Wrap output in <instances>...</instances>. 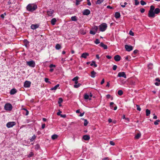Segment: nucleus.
Listing matches in <instances>:
<instances>
[{
	"mask_svg": "<svg viewBox=\"0 0 160 160\" xmlns=\"http://www.w3.org/2000/svg\"><path fill=\"white\" fill-rule=\"evenodd\" d=\"M37 8V6L34 4H29L27 7V10L30 12H33Z\"/></svg>",
	"mask_w": 160,
	"mask_h": 160,
	"instance_id": "nucleus-1",
	"label": "nucleus"
},
{
	"mask_svg": "<svg viewBox=\"0 0 160 160\" xmlns=\"http://www.w3.org/2000/svg\"><path fill=\"white\" fill-rule=\"evenodd\" d=\"M155 9V7L154 6L152 5L150 6V8L149 11L148 16L149 18H154L155 17V15L154 14V10Z\"/></svg>",
	"mask_w": 160,
	"mask_h": 160,
	"instance_id": "nucleus-2",
	"label": "nucleus"
},
{
	"mask_svg": "<svg viewBox=\"0 0 160 160\" xmlns=\"http://www.w3.org/2000/svg\"><path fill=\"white\" fill-rule=\"evenodd\" d=\"M107 27V24L105 23H103L100 25L99 27L101 31L104 32L106 29Z\"/></svg>",
	"mask_w": 160,
	"mask_h": 160,
	"instance_id": "nucleus-3",
	"label": "nucleus"
},
{
	"mask_svg": "<svg viewBox=\"0 0 160 160\" xmlns=\"http://www.w3.org/2000/svg\"><path fill=\"white\" fill-rule=\"evenodd\" d=\"M12 108V106L11 104L10 103H7L4 106V109L7 111H11Z\"/></svg>",
	"mask_w": 160,
	"mask_h": 160,
	"instance_id": "nucleus-4",
	"label": "nucleus"
},
{
	"mask_svg": "<svg viewBox=\"0 0 160 160\" xmlns=\"http://www.w3.org/2000/svg\"><path fill=\"white\" fill-rule=\"evenodd\" d=\"M27 63L29 66L32 67H34L35 65V62L33 61H29L27 62Z\"/></svg>",
	"mask_w": 160,
	"mask_h": 160,
	"instance_id": "nucleus-5",
	"label": "nucleus"
},
{
	"mask_svg": "<svg viewBox=\"0 0 160 160\" xmlns=\"http://www.w3.org/2000/svg\"><path fill=\"white\" fill-rule=\"evenodd\" d=\"M16 123L15 122H8L7 124V127L8 128H10L12 127L13 126L15 125Z\"/></svg>",
	"mask_w": 160,
	"mask_h": 160,
	"instance_id": "nucleus-6",
	"label": "nucleus"
},
{
	"mask_svg": "<svg viewBox=\"0 0 160 160\" xmlns=\"http://www.w3.org/2000/svg\"><path fill=\"white\" fill-rule=\"evenodd\" d=\"M118 77H122L126 78H127L126 75L124 72H119L118 73Z\"/></svg>",
	"mask_w": 160,
	"mask_h": 160,
	"instance_id": "nucleus-7",
	"label": "nucleus"
},
{
	"mask_svg": "<svg viewBox=\"0 0 160 160\" xmlns=\"http://www.w3.org/2000/svg\"><path fill=\"white\" fill-rule=\"evenodd\" d=\"M125 47L126 50L128 51H130L132 50L133 47L131 46L125 45Z\"/></svg>",
	"mask_w": 160,
	"mask_h": 160,
	"instance_id": "nucleus-8",
	"label": "nucleus"
},
{
	"mask_svg": "<svg viewBox=\"0 0 160 160\" xmlns=\"http://www.w3.org/2000/svg\"><path fill=\"white\" fill-rule=\"evenodd\" d=\"M31 82L28 81H26L24 83V86L25 88H29L30 86Z\"/></svg>",
	"mask_w": 160,
	"mask_h": 160,
	"instance_id": "nucleus-9",
	"label": "nucleus"
},
{
	"mask_svg": "<svg viewBox=\"0 0 160 160\" xmlns=\"http://www.w3.org/2000/svg\"><path fill=\"white\" fill-rule=\"evenodd\" d=\"M90 11L88 9H85L83 12V14L85 15H88L90 14Z\"/></svg>",
	"mask_w": 160,
	"mask_h": 160,
	"instance_id": "nucleus-10",
	"label": "nucleus"
},
{
	"mask_svg": "<svg viewBox=\"0 0 160 160\" xmlns=\"http://www.w3.org/2000/svg\"><path fill=\"white\" fill-rule=\"evenodd\" d=\"M89 55V54L88 53H83L82 54L81 58H87V57Z\"/></svg>",
	"mask_w": 160,
	"mask_h": 160,
	"instance_id": "nucleus-11",
	"label": "nucleus"
},
{
	"mask_svg": "<svg viewBox=\"0 0 160 160\" xmlns=\"http://www.w3.org/2000/svg\"><path fill=\"white\" fill-rule=\"evenodd\" d=\"M114 59L115 61H119L121 59V57L119 55H116L114 56Z\"/></svg>",
	"mask_w": 160,
	"mask_h": 160,
	"instance_id": "nucleus-12",
	"label": "nucleus"
},
{
	"mask_svg": "<svg viewBox=\"0 0 160 160\" xmlns=\"http://www.w3.org/2000/svg\"><path fill=\"white\" fill-rule=\"evenodd\" d=\"M53 12L54 11L53 10H50L47 12V13L48 16H52Z\"/></svg>",
	"mask_w": 160,
	"mask_h": 160,
	"instance_id": "nucleus-13",
	"label": "nucleus"
},
{
	"mask_svg": "<svg viewBox=\"0 0 160 160\" xmlns=\"http://www.w3.org/2000/svg\"><path fill=\"white\" fill-rule=\"evenodd\" d=\"M39 26L37 24H32L31 26V28L32 29H35L38 27Z\"/></svg>",
	"mask_w": 160,
	"mask_h": 160,
	"instance_id": "nucleus-14",
	"label": "nucleus"
},
{
	"mask_svg": "<svg viewBox=\"0 0 160 160\" xmlns=\"http://www.w3.org/2000/svg\"><path fill=\"white\" fill-rule=\"evenodd\" d=\"M156 81L157 82H156L155 84L156 86H159L160 85V79H159L158 78H157L155 79Z\"/></svg>",
	"mask_w": 160,
	"mask_h": 160,
	"instance_id": "nucleus-15",
	"label": "nucleus"
},
{
	"mask_svg": "<svg viewBox=\"0 0 160 160\" xmlns=\"http://www.w3.org/2000/svg\"><path fill=\"white\" fill-rule=\"evenodd\" d=\"M160 12V9L159 8H156L154 11V14L155 15V14H158Z\"/></svg>",
	"mask_w": 160,
	"mask_h": 160,
	"instance_id": "nucleus-16",
	"label": "nucleus"
},
{
	"mask_svg": "<svg viewBox=\"0 0 160 160\" xmlns=\"http://www.w3.org/2000/svg\"><path fill=\"white\" fill-rule=\"evenodd\" d=\"M17 92L16 89L15 88H13L11 90L10 92V93L12 95L15 94Z\"/></svg>",
	"mask_w": 160,
	"mask_h": 160,
	"instance_id": "nucleus-17",
	"label": "nucleus"
},
{
	"mask_svg": "<svg viewBox=\"0 0 160 160\" xmlns=\"http://www.w3.org/2000/svg\"><path fill=\"white\" fill-rule=\"evenodd\" d=\"M100 46L103 48L104 49H107L108 48L107 46L106 45L104 44L102 42L100 44Z\"/></svg>",
	"mask_w": 160,
	"mask_h": 160,
	"instance_id": "nucleus-18",
	"label": "nucleus"
},
{
	"mask_svg": "<svg viewBox=\"0 0 160 160\" xmlns=\"http://www.w3.org/2000/svg\"><path fill=\"white\" fill-rule=\"evenodd\" d=\"M90 138V137L87 135H85L83 136V139L85 140H88Z\"/></svg>",
	"mask_w": 160,
	"mask_h": 160,
	"instance_id": "nucleus-19",
	"label": "nucleus"
},
{
	"mask_svg": "<svg viewBox=\"0 0 160 160\" xmlns=\"http://www.w3.org/2000/svg\"><path fill=\"white\" fill-rule=\"evenodd\" d=\"M115 17L116 18H119L120 17V13L118 12H116L115 14Z\"/></svg>",
	"mask_w": 160,
	"mask_h": 160,
	"instance_id": "nucleus-20",
	"label": "nucleus"
},
{
	"mask_svg": "<svg viewBox=\"0 0 160 160\" xmlns=\"http://www.w3.org/2000/svg\"><path fill=\"white\" fill-rule=\"evenodd\" d=\"M59 86V84H58L56 85L54 87L52 88L51 89V90H55L58 88Z\"/></svg>",
	"mask_w": 160,
	"mask_h": 160,
	"instance_id": "nucleus-21",
	"label": "nucleus"
},
{
	"mask_svg": "<svg viewBox=\"0 0 160 160\" xmlns=\"http://www.w3.org/2000/svg\"><path fill=\"white\" fill-rule=\"evenodd\" d=\"M89 96L87 94H85L84 96V98L85 99H89L90 100H91V98H89Z\"/></svg>",
	"mask_w": 160,
	"mask_h": 160,
	"instance_id": "nucleus-22",
	"label": "nucleus"
},
{
	"mask_svg": "<svg viewBox=\"0 0 160 160\" xmlns=\"http://www.w3.org/2000/svg\"><path fill=\"white\" fill-rule=\"evenodd\" d=\"M96 72H95L94 71H92L91 72V77L92 78H94L95 77V75L96 74Z\"/></svg>",
	"mask_w": 160,
	"mask_h": 160,
	"instance_id": "nucleus-23",
	"label": "nucleus"
},
{
	"mask_svg": "<svg viewBox=\"0 0 160 160\" xmlns=\"http://www.w3.org/2000/svg\"><path fill=\"white\" fill-rule=\"evenodd\" d=\"M146 116H148L150 114L151 112L149 110L147 109L146 110Z\"/></svg>",
	"mask_w": 160,
	"mask_h": 160,
	"instance_id": "nucleus-24",
	"label": "nucleus"
},
{
	"mask_svg": "<svg viewBox=\"0 0 160 160\" xmlns=\"http://www.w3.org/2000/svg\"><path fill=\"white\" fill-rule=\"evenodd\" d=\"M56 21V20L55 18H54L52 19L51 21V23L52 25H54L55 24V23Z\"/></svg>",
	"mask_w": 160,
	"mask_h": 160,
	"instance_id": "nucleus-25",
	"label": "nucleus"
},
{
	"mask_svg": "<svg viewBox=\"0 0 160 160\" xmlns=\"http://www.w3.org/2000/svg\"><path fill=\"white\" fill-rule=\"evenodd\" d=\"M98 29V27L96 26H94L92 28V30L94 31L95 32H97Z\"/></svg>",
	"mask_w": 160,
	"mask_h": 160,
	"instance_id": "nucleus-26",
	"label": "nucleus"
},
{
	"mask_svg": "<svg viewBox=\"0 0 160 160\" xmlns=\"http://www.w3.org/2000/svg\"><path fill=\"white\" fill-rule=\"evenodd\" d=\"M141 136V134L140 133H138L135 137V138L136 139H139Z\"/></svg>",
	"mask_w": 160,
	"mask_h": 160,
	"instance_id": "nucleus-27",
	"label": "nucleus"
},
{
	"mask_svg": "<svg viewBox=\"0 0 160 160\" xmlns=\"http://www.w3.org/2000/svg\"><path fill=\"white\" fill-rule=\"evenodd\" d=\"M58 136L56 134H54L52 136V138L53 140L55 139L58 138Z\"/></svg>",
	"mask_w": 160,
	"mask_h": 160,
	"instance_id": "nucleus-28",
	"label": "nucleus"
},
{
	"mask_svg": "<svg viewBox=\"0 0 160 160\" xmlns=\"http://www.w3.org/2000/svg\"><path fill=\"white\" fill-rule=\"evenodd\" d=\"M71 20L72 21H76L77 20V18L76 16H72L71 18Z\"/></svg>",
	"mask_w": 160,
	"mask_h": 160,
	"instance_id": "nucleus-29",
	"label": "nucleus"
},
{
	"mask_svg": "<svg viewBox=\"0 0 160 160\" xmlns=\"http://www.w3.org/2000/svg\"><path fill=\"white\" fill-rule=\"evenodd\" d=\"M82 119L84 120V126H86L88 123V122L87 121V120L83 118H82Z\"/></svg>",
	"mask_w": 160,
	"mask_h": 160,
	"instance_id": "nucleus-30",
	"label": "nucleus"
},
{
	"mask_svg": "<svg viewBox=\"0 0 160 160\" xmlns=\"http://www.w3.org/2000/svg\"><path fill=\"white\" fill-rule=\"evenodd\" d=\"M55 48L56 49L58 50L61 48V46L58 44H57L56 45Z\"/></svg>",
	"mask_w": 160,
	"mask_h": 160,
	"instance_id": "nucleus-31",
	"label": "nucleus"
},
{
	"mask_svg": "<svg viewBox=\"0 0 160 160\" xmlns=\"http://www.w3.org/2000/svg\"><path fill=\"white\" fill-rule=\"evenodd\" d=\"M90 65L91 66H94L95 67H96L97 66V65L96 64L95 62L94 61L92 62Z\"/></svg>",
	"mask_w": 160,
	"mask_h": 160,
	"instance_id": "nucleus-32",
	"label": "nucleus"
},
{
	"mask_svg": "<svg viewBox=\"0 0 160 160\" xmlns=\"http://www.w3.org/2000/svg\"><path fill=\"white\" fill-rule=\"evenodd\" d=\"M81 84L80 83H78L77 84L74 85V87L75 88H78L79 87L81 86Z\"/></svg>",
	"mask_w": 160,
	"mask_h": 160,
	"instance_id": "nucleus-33",
	"label": "nucleus"
},
{
	"mask_svg": "<svg viewBox=\"0 0 160 160\" xmlns=\"http://www.w3.org/2000/svg\"><path fill=\"white\" fill-rule=\"evenodd\" d=\"M103 1V0H98L96 2L97 4H100Z\"/></svg>",
	"mask_w": 160,
	"mask_h": 160,
	"instance_id": "nucleus-34",
	"label": "nucleus"
},
{
	"mask_svg": "<svg viewBox=\"0 0 160 160\" xmlns=\"http://www.w3.org/2000/svg\"><path fill=\"white\" fill-rule=\"evenodd\" d=\"M123 92L121 90H119L118 91V94L119 95H121L123 94Z\"/></svg>",
	"mask_w": 160,
	"mask_h": 160,
	"instance_id": "nucleus-35",
	"label": "nucleus"
},
{
	"mask_svg": "<svg viewBox=\"0 0 160 160\" xmlns=\"http://www.w3.org/2000/svg\"><path fill=\"white\" fill-rule=\"evenodd\" d=\"M153 65L152 63H150L148 65V69H152V68Z\"/></svg>",
	"mask_w": 160,
	"mask_h": 160,
	"instance_id": "nucleus-36",
	"label": "nucleus"
},
{
	"mask_svg": "<svg viewBox=\"0 0 160 160\" xmlns=\"http://www.w3.org/2000/svg\"><path fill=\"white\" fill-rule=\"evenodd\" d=\"M36 138V137L35 136L33 135V136H32V138H31L30 141L31 142L33 141L35 139V138Z\"/></svg>",
	"mask_w": 160,
	"mask_h": 160,
	"instance_id": "nucleus-37",
	"label": "nucleus"
},
{
	"mask_svg": "<svg viewBox=\"0 0 160 160\" xmlns=\"http://www.w3.org/2000/svg\"><path fill=\"white\" fill-rule=\"evenodd\" d=\"M160 122V120H157L156 121L154 122V124L155 125H157L158 124V122Z\"/></svg>",
	"mask_w": 160,
	"mask_h": 160,
	"instance_id": "nucleus-38",
	"label": "nucleus"
},
{
	"mask_svg": "<svg viewBox=\"0 0 160 160\" xmlns=\"http://www.w3.org/2000/svg\"><path fill=\"white\" fill-rule=\"evenodd\" d=\"M63 100L61 98H59L58 101V103L59 104L61 103L62 102Z\"/></svg>",
	"mask_w": 160,
	"mask_h": 160,
	"instance_id": "nucleus-39",
	"label": "nucleus"
},
{
	"mask_svg": "<svg viewBox=\"0 0 160 160\" xmlns=\"http://www.w3.org/2000/svg\"><path fill=\"white\" fill-rule=\"evenodd\" d=\"M90 33L91 34L94 35L96 33V32H95L94 31H93V30H91L90 31Z\"/></svg>",
	"mask_w": 160,
	"mask_h": 160,
	"instance_id": "nucleus-40",
	"label": "nucleus"
},
{
	"mask_svg": "<svg viewBox=\"0 0 160 160\" xmlns=\"http://www.w3.org/2000/svg\"><path fill=\"white\" fill-rule=\"evenodd\" d=\"M78 77H76L72 79V80L73 81H78Z\"/></svg>",
	"mask_w": 160,
	"mask_h": 160,
	"instance_id": "nucleus-41",
	"label": "nucleus"
},
{
	"mask_svg": "<svg viewBox=\"0 0 160 160\" xmlns=\"http://www.w3.org/2000/svg\"><path fill=\"white\" fill-rule=\"evenodd\" d=\"M140 3L142 5H144L146 4V2L142 0L141 1Z\"/></svg>",
	"mask_w": 160,
	"mask_h": 160,
	"instance_id": "nucleus-42",
	"label": "nucleus"
},
{
	"mask_svg": "<svg viewBox=\"0 0 160 160\" xmlns=\"http://www.w3.org/2000/svg\"><path fill=\"white\" fill-rule=\"evenodd\" d=\"M135 1V5H137L139 4V2H138V0H134Z\"/></svg>",
	"mask_w": 160,
	"mask_h": 160,
	"instance_id": "nucleus-43",
	"label": "nucleus"
},
{
	"mask_svg": "<svg viewBox=\"0 0 160 160\" xmlns=\"http://www.w3.org/2000/svg\"><path fill=\"white\" fill-rule=\"evenodd\" d=\"M82 1L81 0H76V4L77 5L79 4V2Z\"/></svg>",
	"mask_w": 160,
	"mask_h": 160,
	"instance_id": "nucleus-44",
	"label": "nucleus"
},
{
	"mask_svg": "<svg viewBox=\"0 0 160 160\" xmlns=\"http://www.w3.org/2000/svg\"><path fill=\"white\" fill-rule=\"evenodd\" d=\"M136 106L137 107V110L139 111H140L141 110V108L138 105H136Z\"/></svg>",
	"mask_w": 160,
	"mask_h": 160,
	"instance_id": "nucleus-45",
	"label": "nucleus"
},
{
	"mask_svg": "<svg viewBox=\"0 0 160 160\" xmlns=\"http://www.w3.org/2000/svg\"><path fill=\"white\" fill-rule=\"evenodd\" d=\"M121 3L120 4L121 5V6L122 8H125L126 5L127 4V3L126 2H125L124 3V5H121Z\"/></svg>",
	"mask_w": 160,
	"mask_h": 160,
	"instance_id": "nucleus-46",
	"label": "nucleus"
},
{
	"mask_svg": "<svg viewBox=\"0 0 160 160\" xmlns=\"http://www.w3.org/2000/svg\"><path fill=\"white\" fill-rule=\"evenodd\" d=\"M110 107L111 109H112L113 107V105L114 104V103L113 102H111L110 103Z\"/></svg>",
	"mask_w": 160,
	"mask_h": 160,
	"instance_id": "nucleus-47",
	"label": "nucleus"
},
{
	"mask_svg": "<svg viewBox=\"0 0 160 160\" xmlns=\"http://www.w3.org/2000/svg\"><path fill=\"white\" fill-rule=\"evenodd\" d=\"M94 42L96 44H98L100 43L99 40L98 39H96V40L94 41Z\"/></svg>",
	"mask_w": 160,
	"mask_h": 160,
	"instance_id": "nucleus-48",
	"label": "nucleus"
},
{
	"mask_svg": "<svg viewBox=\"0 0 160 160\" xmlns=\"http://www.w3.org/2000/svg\"><path fill=\"white\" fill-rule=\"evenodd\" d=\"M33 155V154L32 152H31L28 156V157H32Z\"/></svg>",
	"mask_w": 160,
	"mask_h": 160,
	"instance_id": "nucleus-49",
	"label": "nucleus"
},
{
	"mask_svg": "<svg viewBox=\"0 0 160 160\" xmlns=\"http://www.w3.org/2000/svg\"><path fill=\"white\" fill-rule=\"evenodd\" d=\"M110 144L112 146H114L115 145V143L112 141H110Z\"/></svg>",
	"mask_w": 160,
	"mask_h": 160,
	"instance_id": "nucleus-50",
	"label": "nucleus"
},
{
	"mask_svg": "<svg viewBox=\"0 0 160 160\" xmlns=\"http://www.w3.org/2000/svg\"><path fill=\"white\" fill-rule=\"evenodd\" d=\"M135 82L132 80L130 82V84L132 85H134L135 84Z\"/></svg>",
	"mask_w": 160,
	"mask_h": 160,
	"instance_id": "nucleus-51",
	"label": "nucleus"
},
{
	"mask_svg": "<svg viewBox=\"0 0 160 160\" xmlns=\"http://www.w3.org/2000/svg\"><path fill=\"white\" fill-rule=\"evenodd\" d=\"M129 34L131 35V36H134V33L132 31H130V32H129Z\"/></svg>",
	"mask_w": 160,
	"mask_h": 160,
	"instance_id": "nucleus-52",
	"label": "nucleus"
},
{
	"mask_svg": "<svg viewBox=\"0 0 160 160\" xmlns=\"http://www.w3.org/2000/svg\"><path fill=\"white\" fill-rule=\"evenodd\" d=\"M145 9H144V8H141L140 9V12H141V13H143L144 12H145Z\"/></svg>",
	"mask_w": 160,
	"mask_h": 160,
	"instance_id": "nucleus-53",
	"label": "nucleus"
},
{
	"mask_svg": "<svg viewBox=\"0 0 160 160\" xmlns=\"http://www.w3.org/2000/svg\"><path fill=\"white\" fill-rule=\"evenodd\" d=\"M117 66L116 65H114L113 67V69L114 70H115L117 68Z\"/></svg>",
	"mask_w": 160,
	"mask_h": 160,
	"instance_id": "nucleus-54",
	"label": "nucleus"
},
{
	"mask_svg": "<svg viewBox=\"0 0 160 160\" xmlns=\"http://www.w3.org/2000/svg\"><path fill=\"white\" fill-rule=\"evenodd\" d=\"M55 67H56V66L55 65H53L52 64H51L49 66L50 68H51L52 67L55 68Z\"/></svg>",
	"mask_w": 160,
	"mask_h": 160,
	"instance_id": "nucleus-55",
	"label": "nucleus"
},
{
	"mask_svg": "<svg viewBox=\"0 0 160 160\" xmlns=\"http://www.w3.org/2000/svg\"><path fill=\"white\" fill-rule=\"evenodd\" d=\"M49 79L48 78H45V81L46 82H49V83H50V82L48 81Z\"/></svg>",
	"mask_w": 160,
	"mask_h": 160,
	"instance_id": "nucleus-56",
	"label": "nucleus"
},
{
	"mask_svg": "<svg viewBox=\"0 0 160 160\" xmlns=\"http://www.w3.org/2000/svg\"><path fill=\"white\" fill-rule=\"evenodd\" d=\"M60 116L61 117H62V118H65L66 117V114H63V115H62V114H61L60 115Z\"/></svg>",
	"mask_w": 160,
	"mask_h": 160,
	"instance_id": "nucleus-57",
	"label": "nucleus"
},
{
	"mask_svg": "<svg viewBox=\"0 0 160 160\" xmlns=\"http://www.w3.org/2000/svg\"><path fill=\"white\" fill-rule=\"evenodd\" d=\"M88 2V5L90 6L91 5V3L90 2V0H87Z\"/></svg>",
	"mask_w": 160,
	"mask_h": 160,
	"instance_id": "nucleus-58",
	"label": "nucleus"
},
{
	"mask_svg": "<svg viewBox=\"0 0 160 160\" xmlns=\"http://www.w3.org/2000/svg\"><path fill=\"white\" fill-rule=\"evenodd\" d=\"M61 113H62V112L59 110V112H57V115H58L60 116V115H61Z\"/></svg>",
	"mask_w": 160,
	"mask_h": 160,
	"instance_id": "nucleus-59",
	"label": "nucleus"
},
{
	"mask_svg": "<svg viewBox=\"0 0 160 160\" xmlns=\"http://www.w3.org/2000/svg\"><path fill=\"white\" fill-rule=\"evenodd\" d=\"M106 97L108 99L109 98H111V95L110 94H108L106 95Z\"/></svg>",
	"mask_w": 160,
	"mask_h": 160,
	"instance_id": "nucleus-60",
	"label": "nucleus"
},
{
	"mask_svg": "<svg viewBox=\"0 0 160 160\" xmlns=\"http://www.w3.org/2000/svg\"><path fill=\"white\" fill-rule=\"evenodd\" d=\"M106 58L108 59H110L112 57L109 55H107L106 56Z\"/></svg>",
	"mask_w": 160,
	"mask_h": 160,
	"instance_id": "nucleus-61",
	"label": "nucleus"
},
{
	"mask_svg": "<svg viewBox=\"0 0 160 160\" xmlns=\"http://www.w3.org/2000/svg\"><path fill=\"white\" fill-rule=\"evenodd\" d=\"M104 82V79L103 78L102 80V81H101V84H102Z\"/></svg>",
	"mask_w": 160,
	"mask_h": 160,
	"instance_id": "nucleus-62",
	"label": "nucleus"
},
{
	"mask_svg": "<svg viewBox=\"0 0 160 160\" xmlns=\"http://www.w3.org/2000/svg\"><path fill=\"white\" fill-rule=\"evenodd\" d=\"M45 124H43L42 125V129H44L45 127Z\"/></svg>",
	"mask_w": 160,
	"mask_h": 160,
	"instance_id": "nucleus-63",
	"label": "nucleus"
},
{
	"mask_svg": "<svg viewBox=\"0 0 160 160\" xmlns=\"http://www.w3.org/2000/svg\"><path fill=\"white\" fill-rule=\"evenodd\" d=\"M102 160H109V159L108 158H104Z\"/></svg>",
	"mask_w": 160,
	"mask_h": 160,
	"instance_id": "nucleus-64",
	"label": "nucleus"
}]
</instances>
